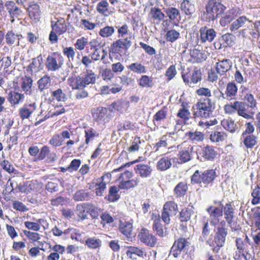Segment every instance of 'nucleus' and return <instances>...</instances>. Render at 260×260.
<instances>
[{"label":"nucleus","instance_id":"1","mask_svg":"<svg viewBox=\"0 0 260 260\" xmlns=\"http://www.w3.org/2000/svg\"><path fill=\"white\" fill-rule=\"evenodd\" d=\"M228 234V229L226 227V222L224 220H221L216 228L214 239H210L207 241V244L212 248V251L214 253L219 252L220 248L223 246L226 237Z\"/></svg>","mask_w":260,"mask_h":260},{"label":"nucleus","instance_id":"2","mask_svg":"<svg viewBox=\"0 0 260 260\" xmlns=\"http://www.w3.org/2000/svg\"><path fill=\"white\" fill-rule=\"evenodd\" d=\"M217 177L215 169H208L204 171L196 170L190 177L192 184L202 185L205 187L211 186Z\"/></svg>","mask_w":260,"mask_h":260},{"label":"nucleus","instance_id":"3","mask_svg":"<svg viewBox=\"0 0 260 260\" xmlns=\"http://www.w3.org/2000/svg\"><path fill=\"white\" fill-rule=\"evenodd\" d=\"M96 75L92 70H87L82 76H72L68 79L70 86L73 89H83L89 84L95 83Z\"/></svg>","mask_w":260,"mask_h":260},{"label":"nucleus","instance_id":"4","mask_svg":"<svg viewBox=\"0 0 260 260\" xmlns=\"http://www.w3.org/2000/svg\"><path fill=\"white\" fill-rule=\"evenodd\" d=\"M197 111L194 114L197 117L209 118L213 116L215 109L214 102L210 98H201L197 103Z\"/></svg>","mask_w":260,"mask_h":260},{"label":"nucleus","instance_id":"5","mask_svg":"<svg viewBox=\"0 0 260 260\" xmlns=\"http://www.w3.org/2000/svg\"><path fill=\"white\" fill-rule=\"evenodd\" d=\"M134 174L129 171H125L121 173L118 178V187L123 190H128L137 186L140 182L138 177L133 178Z\"/></svg>","mask_w":260,"mask_h":260},{"label":"nucleus","instance_id":"6","mask_svg":"<svg viewBox=\"0 0 260 260\" xmlns=\"http://www.w3.org/2000/svg\"><path fill=\"white\" fill-rule=\"evenodd\" d=\"M132 45L129 39H120L114 42L110 48V52L116 57H123L128 53V49Z\"/></svg>","mask_w":260,"mask_h":260},{"label":"nucleus","instance_id":"7","mask_svg":"<svg viewBox=\"0 0 260 260\" xmlns=\"http://www.w3.org/2000/svg\"><path fill=\"white\" fill-rule=\"evenodd\" d=\"M177 148L178 150L177 157L172 158L174 164H182L191 160L192 147L190 145L183 143L178 145Z\"/></svg>","mask_w":260,"mask_h":260},{"label":"nucleus","instance_id":"8","mask_svg":"<svg viewBox=\"0 0 260 260\" xmlns=\"http://www.w3.org/2000/svg\"><path fill=\"white\" fill-rule=\"evenodd\" d=\"M223 209V215L224 216V220L227 222L228 225L232 231H236L240 229L239 225L236 222H233L235 217V208L233 202H229L226 203Z\"/></svg>","mask_w":260,"mask_h":260},{"label":"nucleus","instance_id":"9","mask_svg":"<svg viewBox=\"0 0 260 260\" xmlns=\"http://www.w3.org/2000/svg\"><path fill=\"white\" fill-rule=\"evenodd\" d=\"M178 205L174 201H168L165 203L161 211V218L166 224L170 222V217L175 215L178 211Z\"/></svg>","mask_w":260,"mask_h":260},{"label":"nucleus","instance_id":"10","mask_svg":"<svg viewBox=\"0 0 260 260\" xmlns=\"http://www.w3.org/2000/svg\"><path fill=\"white\" fill-rule=\"evenodd\" d=\"M90 49L93 50L91 57L93 60L101 59L104 63H106L105 58L107 56V52L104 49L103 46L97 40H92L89 43Z\"/></svg>","mask_w":260,"mask_h":260},{"label":"nucleus","instance_id":"11","mask_svg":"<svg viewBox=\"0 0 260 260\" xmlns=\"http://www.w3.org/2000/svg\"><path fill=\"white\" fill-rule=\"evenodd\" d=\"M63 57L58 52H53L48 55L46 59V68L48 71H55L61 68L63 63Z\"/></svg>","mask_w":260,"mask_h":260},{"label":"nucleus","instance_id":"12","mask_svg":"<svg viewBox=\"0 0 260 260\" xmlns=\"http://www.w3.org/2000/svg\"><path fill=\"white\" fill-rule=\"evenodd\" d=\"M226 7L220 0H209L206 6V10L208 15L210 16H219L222 15Z\"/></svg>","mask_w":260,"mask_h":260},{"label":"nucleus","instance_id":"13","mask_svg":"<svg viewBox=\"0 0 260 260\" xmlns=\"http://www.w3.org/2000/svg\"><path fill=\"white\" fill-rule=\"evenodd\" d=\"M138 237L142 243L150 247H155L157 243V239L155 235L151 233L145 228H143L141 229L138 233Z\"/></svg>","mask_w":260,"mask_h":260},{"label":"nucleus","instance_id":"14","mask_svg":"<svg viewBox=\"0 0 260 260\" xmlns=\"http://www.w3.org/2000/svg\"><path fill=\"white\" fill-rule=\"evenodd\" d=\"M153 221L152 229L156 235L164 238L168 235V228L161 223V217L158 214H153L151 217Z\"/></svg>","mask_w":260,"mask_h":260},{"label":"nucleus","instance_id":"15","mask_svg":"<svg viewBox=\"0 0 260 260\" xmlns=\"http://www.w3.org/2000/svg\"><path fill=\"white\" fill-rule=\"evenodd\" d=\"M108 108L98 106L93 108L91 110V114L93 120L97 122L108 121L110 119V115L108 114Z\"/></svg>","mask_w":260,"mask_h":260},{"label":"nucleus","instance_id":"16","mask_svg":"<svg viewBox=\"0 0 260 260\" xmlns=\"http://www.w3.org/2000/svg\"><path fill=\"white\" fill-rule=\"evenodd\" d=\"M189 108V104L187 102L181 103V108L177 113V117L179 118L176 121L177 124H185L189 120L191 116Z\"/></svg>","mask_w":260,"mask_h":260},{"label":"nucleus","instance_id":"17","mask_svg":"<svg viewBox=\"0 0 260 260\" xmlns=\"http://www.w3.org/2000/svg\"><path fill=\"white\" fill-rule=\"evenodd\" d=\"M206 211L209 215L210 222L214 226L219 224L220 219L223 216V209L213 206H209Z\"/></svg>","mask_w":260,"mask_h":260},{"label":"nucleus","instance_id":"18","mask_svg":"<svg viewBox=\"0 0 260 260\" xmlns=\"http://www.w3.org/2000/svg\"><path fill=\"white\" fill-rule=\"evenodd\" d=\"M50 94L49 93L44 94L45 100L49 104H52L55 101L57 102H63L66 99V94L61 88H58L54 90H50Z\"/></svg>","mask_w":260,"mask_h":260},{"label":"nucleus","instance_id":"19","mask_svg":"<svg viewBox=\"0 0 260 260\" xmlns=\"http://www.w3.org/2000/svg\"><path fill=\"white\" fill-rule=\"evenodd\" d=\"M188 241L186 239L180 237L176 240L171 248L170 252L175 257H177L180 255L187 245Z\"/></svg>","mask_w":260,"mask_h":260},{"label":"nucleus","instance_id":"20","mask_svg":"<svg viewBox=\"0 0 260 260\" xmlns=\"http://www.w3.org/2000/svg\"><path fill=\"white\" fill-rule=\"evenodd\" d=\"M200 38L202 43L207 41L212 42L216 37V32L213 28H208L207 26L202 27L199 30Z\"/></svg>","mask_w":260,"mask_h":260},{"label":"nucleus","instance_id":"21","mask_svg":"<svg viewBox=\"0 0 260 260\" xmlns=\"http://www.w3.org/2000/svg\"><path fill=\"white\" fill-rule=\"evenodd\" d=\"M51 27L58 35H61L67 31V25L64 18H55L51 21Z\"/></svg>","mask_w":260,"mask_h":260},{"label":"nucleus","instance_id":"22","mask_svg":"<svg viewBox=\"0 0 260 260\" xmlns=\"http://www.w3.org/2000/svg\"><path fill=\"white\" fill-rule=\"evenodd\" d=\"M238 87L235 83L230 82L226 85L225 93L221 92V96L228 100H233L236 99Z\"/></svg>","mask_w":260,"mask_h":260},{"label":"nucleus","instance_id":"23","mask_svg":"<svg viewBox=\"0 0 260 260\" xmlns=\"http://www.w3.org/2000/svg\"><path fill=\"white\" fill-rule=\"evenodd\" d=\"M232 106L235 113L237 112L238 115L247 119L252 118V116L247 112L244 103L237 101L232 103Z\"/></svg>","mask_w":260,"mask_h":260},{"label":"nucleus","instance_id":"24","mask_svg":"<svg viewBox=\"0 0 260 260\" xmlns=\"http://www.w3.org/2000/svg\"><path fill=\"white\" fill-rule=\"evenodd\" d=\"M43 59L41 54L33 59L32 61L26 68V71L32 74L34 72H37L43 69Z\"/></svg>","mask_w":260,"mask_h":260},{"label":"nucleus","instance_id":"25","mask_svg":"<svg viewBox=\"0 0 260 260\" xmlns=\"http://www.w3.org/2000/svg\"><path fill=\"white\" fill-rule=\"evenodd\" d=\"M111 177L110 173H107L97 179L95 185V192L98 196H102L106 188V183L104 181L105 178H107L110 180Z\"/></svg>","mask_w":260,"mask_h":260},{"label":"nucleus","instance_id":"26","mask_svg":"<svg viewBox=\"0 0 260 260\" xmlns=\"http://www.w3.org/2000/svg\"><path fill=\"white\" fill-rule=\"evenodd\" d=\"M136 174L139 175L142 178H147L151 176L152 169L148 165L139 164L134 168Z\"/></svg>","mask_w":260,"mask_h":260},{"label":"nucleus","instance_id":"27","mask_svg":"<svg viewBox=\"0 0 260 260\" xmlns=\"http://www.w3.org/2000/svg\"><path fill=\"white\" fill-rule=\"evenodd\" d=\"M232 66V62L230 59H223L216 63V71L220 75H224L231 70Z\"/></svg>","mask_w":260,"mask_h":260},{"label":"nucleus","instance_id":"28","mask_svg":"<svg viewBox=\"0 0 260 260\" xmlns=\"http://www.w3.org/2000/svg\"><path fill=\"white\" fill-rule=\"evenodd\" d=\"M190 56V61L192 63H200L205 61L207 58L205 52L198 49H191Z\"/></svg>","mask_w":260,"mask_h":260},{"label":"nucleus","instance_id":"29","mask_svg":"<svg viewBox=\"0 0 260 260\" xmlns=\"http://www.w3.org/2000/svg\"><path fill=\"white\" fill-rule=\"evenodd\" d=\"M202 156L205 160H213L217 155L215 148L212 146L207 145L202 149Z\"/></svg>","mask_w":260,"mask_h":260},{"label":"nucleus","instance_id":"30","mask_svg":"<svg viewBox=\"0 0 260 260\" xmlns=\"http://www.w3.org/2000/svg\"><path fill=\"white\" fill-rule=\"evenodd\" d=\"M237 247L236 251H242V252L249 251V248L250 246V240L245 235L244 238H237L235 241Z\"/></svg>","mask_w":260,"mask_h":260},{"label":"nucleus","instance_id":"31","mask_svg":"<svg viewBox=\"0 0 260 260\" xmlns=\"http://www.w3.org/2000/svg\"><path fill=\"white\" fill-rule=\"evenodd\" d=\"M173 157L164 156L159 159L156 164V168L160 171H165L172 166L171 160Z\"/></svg>","mask_w":260,"mask_h":260},{"label":"nucleus","instance_id":"32","mask_svg":"<svg viewBox=\"0 0 260 260\" xmlns=\"http://www.w3.org/2000/svg\"><path fill=\"white\" fill-rule=\"evenodd\" d=\"M119 230L126 237H129L133 230V222L128 221L120 220Z\"/></svg>","mask_w":260,"mask_h":260},{"label":"nucleus","instance_id":"33","mask_svg":"<svg viewBox=\"0 0 260 260\" xmlns=\"http://www.w3.org/2000/svg\"><path fill=\"white\" fill-rule=\"evenodd\" d=\"M87 203H84L78 205L76 207V214L78 217L77 220L78 221H82L87 219Z\"/></svg>","mask_w":260,"mask_h":260},{"label":"nucleus","instance_id":"34","mask_svg":"<svg viewBox=\"0 0 260 260\" xmlns=\"http://www.w3.org/2000/svg\"><path fill=\"white\" fill-rule=\"evenodd\" d=\"M127 250L126 252V255L131 258H133V255H136L140 257H144L146 255V253L142 248L129 246L127 247Z\"/></svg>","mask_w":260,"mask_h":260},{"label":"nucleus","instance_id":"35","mask_svg":"<svg viewBox=\"0 0 260 260\" xmlns=\"http://www.w3.org/2000/svg\"><path fill=\"white\" fill-rule=\"evenodd\" d=\"M185 137L193 143L202 141L204 139V134L199 131H189L185 133Z\"/></svg>","mask_w":260,"mask_h":260},{"label":"nucleus","instance_id":"36","mask_svg":"<svg viewBox=\"0 0 260 260\" xmlns=\"http://www.w3.org/2000/svg\"><path fill=\"white\" fill-rule=\"evenodd\" d=\"M21 87L22 90L25 93L30 94L33 82L32 78L29 76H25L21 78Z\"/></svg>","mask_w":260,"mask_h":260},{"label":"nucleus","instance_id":"37","mask_svg":"<svg viewBox=\"0 0 260 260\" xmlns=\"http://www.w3.org/2000/svg\"><path fill=\"white\" fill-rule=\"evenodd\" d=\"M14 180H12V179H9L4 190L5 198L9 200H10L11 198H15V192L14 190L16 188V186H14Z\"/></svg>","mask_w":260,"mask_h":260},{"label":"nucleus","instance_id":"38","mask_svg":"<svg viewBox=\"0 0 260 260\" xmlns=\"http://www.w3.org/2000/svg\"><path fill=\"white\" fill-rule=\"evenodd\" d=\"M188 190L187 184L186 182H180L174 188V192L177 198L184 197Z\"/></svg>","mask_w":260,"mask_h":260},{"label":"nucleus","instance_id":"39","mask_svg":"<svg viewBox=\"0 0 260 260\" xmlns=\"http://www.w3.org/2000/svg\"><path fill=\"white\" fill-rule=\"evenodd\" d=\"M85 143L88 145L90 142L93 141L95 138L99 137V134L93 127H88L84 131Z\"/></svg>","mask_w":260,"mask_h":260},{"label":"nucleus","instance_id":"40","mask_svg":"<svg viewBox=\"0 0 260 260\" xmlns=\"http://www.w3.org/2000/svg\"><path fill=\"white\" fill-rule=\"evenodd\" d=\"M119 188L115 185L112 186L110 187L109 193L106 197L107 199L110 202H114L120 198V195L118 194Z\"/></svg>","mask_w":260,"mask_h":260},{"label":"nucleus","instance_id":"41","mask_svg":"<svg viewBox=\"0 0 260 260\" xmlns=\"http://www.w3.org/2000/svg\"><path fill=\"white\" fill-rule=\"evenodd\" d=\"M124 102L122 100H117L114 101L109 106L108 109L109 111L111 113L115 112L116 111L122 113L124 110Z\"/></svg>","mask_w":260,"mask_h":260},{"label":"nucleus","instance_id":"42","mask_svg":"<svg viewBox=\"0 0 260 260\" xmlns=\"http://www.w3.org/2000/svg\"><path fill=\"white\" fill-rule=\"evenodd\" d=\"M85 245L91 249H96L100 248L102 246L101 240L95 237L88 238L85 240Z\"/></svg>","mask_w":260,"mask_h":260},{"label":"nucleus","instance_id":"43","mask_svg":"<svg viewBox=\"0 0 260 260\" xmlns=\"http://www.w3.org/2000/svg\"><path fill=\"white\" fill-rule=\"evenodd\" d=\"M234 258L235 260H254V255L249 251H236Z\"/></svg>","mask_w":260,"mask_h":260},{"label":"nucleus","instance_id":"44","mask_svg":"<svg viewBox=\"0 0 260 260\" xmlns=\"http://www.w3.org/2000/svg\"><path fill=\"white\" fill-rule=\"evenodd\" d=\"M127 68L132 72L137 74H144L147 72L146 67L139 62L132 63L127 67Z\"/></svg>","mask_w":260,"mask_h":260},{"label":"nucleus","instance_id":"45","mask_svg":"<svg viewBox=\"0 0 260 260\" xmlns=\"http://www.w3.org/2000/svg\"><path fill=\"white\" fill-rule=\"evenodd\" d=\"M221 125L225 130L232 133L236 131V124L232 118L223 119L221 121Z\"/></svg>","mask_w":260,"mask_h":260},{"label":"nucleus","instance_id":"46","mask_svg":"<svg viewBox=\"0 0 260 260\" xmlns=\"http://www.w3.org/2000/svg\"><path fill=\"white\" fill-rule=\"evenodd\" d=\"M138 84L142 87L150 88L153 85V79L147 75H142L138 80Z\"/></svg>","mask_w":260,"mask_h":260},{"label":"nucleus","instance_id":"47","mask_svg":"<svg viewBox=\"0 0 260 260\" xmlns=\"http://www.w3.org/2000/svg\"><path fill=\"white\" fill-rule=\"evenodd\" d=\"M50 83V77L47 75H44L38 81V88L42 92L44 89L49 88Z\"/></svg>","mask_w":260,"mask_h":260},{"label":"nucleus","instance_id":"48","mask_svg":"<svg viewBox=\"0 0 260 260\" xmlns=\"http://www.w3.org/2000/svg\"><path fill=\"white\" fill-rule=\"evenodd\" d=\"M257 137L253 135H249L245 137L243 144L247 148H252L257 143Z\"/></svg>","mask_w":260,"mask_h":260},{"label":"nucleus","instance_id":"49","mask_svg":"<svg viewBox=\"0 0 260 260\" xmlns=\"http://www.w3.org/2000/svg\"><path fill=\"white\" fill-rule=\"evenodd\" d=\"M29 16H38L41 14L40 6L35 3H30L27 8Z\"/></svg>","mask_w":260,"mask_h":260},{"label":"nucleus","instance_id":"50","mask_svg":"<svg viewBox=\"0 0 260 260\" xmlns=\"http://www.w3.org/2000/svg\"><path fill=\"white\" fill-rule=\"evenodd\" d=\"M251 210L253 213L251 218L254 220V226L260 230V207L252 208Z\"/></svg>","mask_w":260,"mask_h":260},{"label":"nucleus","instance_id":"51","mask_svg":"<svg viewBox=\"0 0 260 260\" xmlns=\"http://www.w3.org/2000/svg\"><path fill=\"white\" fill-rule=\"evenodd\" d=\"M226 136L223 132L215 131L211 134L210 139L212 142L217 143L224 141Z\"/></svg>","mask_w":260,"mask_h":260},{"label":"nucleus","instance_id":"52","mask_svg":"<svg viewBox=\"0 0 260 260\" xmlns=\"http://www.w3.org/2000/svg\"><path fill=\"white\" fill-rule=\"evenodd\" d=\"M34 110V106L32 104H29L20 109L19 114L22 119H24L28 118Z\"/></svg>","mask_w":260,"mask_h":260},{"label":"nucleus","instance_id":"53","mask_svg":"<svg viewBox=\"0 0 260 260\" xmlns=\"http://www.w3.org/2000/svg\"><path fill=\"white\" fill-rule=\"evenodd\" d=\"M202 231L201 238L203 240H206L210 235L211 229L208 223V220L206 217H204L202 221Z\"/></svg>","mask_w":260,"mask_h":260},{"label":"nucleus","instance_id":"54","mask_svg":"<svg viewBox=\"0 0 260 260\" xmlns=\"http://www.w3.org/2000/svg\"><path fill=\"white\" fill-rule=\"evenodd\" d=\"M252 199L251 201L252 205H255L260 203V187L256 185L251 192Z\"/></svg>","mask_w":260,"mask_h":260},{"label":"nucleus","instance_id":"55","mask_svg":"<svg viewBox=\"0 0 260 260\" xmlns=\"http://www.w3.org/2000/svg\"><path fill=\"white\" fill-rule=\"evenodd\" d=\"M42 221V219H39L36 222L27 221L24 222V225L29 230L39 231L41 229L40 224Z\"/></svg>","mask_w":260,"mask_h":260},{"label":"nucleus","instance_id":"56","mask_svg":"<svg viewBox=\"0 0 260 260\" xmlns=\"http://www.w3.org/2000/svg\"><path fill=\"white\" fill-rule=\"evenodd\" d=\"M181 9L186 15H191L193 11V7L187 0H184L181 4Z\"/></svg>","mask_w":260,"mask_h":260},{"label":"nucleus","instance_id":"57","mask_svg":"<svg viewBox=\"0 0 260 260\" xmlns=\"http://www.w3.org/2000/svg\"><path fill=\"white\" fill-rule=\"evenodd\" d=\"M180 34L175 29L169 30L167 31L166 34V40L171 43L176 41L179 37Z\"/></svg>","mask_w":260,"mask_h":260},{"label":"nucleus","instance_id":"58","mask_svg":"<svg viewBox=\"0 0 260 260\" xmlns=\"http://www.w3.org/2000/svg\"><path fill=\"white\" fill-rule=\"evenodd\" d=\"M35 184L29 181L24 182L22 184H20L18 186L20 191L28 193L30 192L34 188Z\"/></svg>","mask_w":260,"mask_h":260},{"label":"nucleus","instance_id":"59","mask_svg":"<svg viewBox=\"0 0 260 260\" xmlns=\"http://www.w3.org/2000/svg\"><path fill=\"white\" fill-rule=\"evenodd\" d=\"M167 111L165 108H164L158 111L153 117V122L160 121L165 119L167 118Z\"/></svg>","mask_w":260,"mask_h":260},{"label":"nucleus","instance_id":"60","mask_svg":"<svg viewBox=\"0 0 260 260\" xmlns=\"http://www.w3.org/2000/svg\"><path fill=\"white\" fill-rule=\"evenodd\" d=\"M61 138L59 134H54L49 140V143L54 147L61 146L63 142V140Z\"/></svg>","mask_w":260,"mask_h":260},{"label":"nucleus","instance_id":"61","mask_svg":"<svg viewBox=\"0 0 260 260\" xmlns=\"http://www.w3.org/2000/svg\"><path fill=\"white\" fill-rule=\"evenodd\" d=\"M7 99L12 105L16 103V88L15 87L8 90Z\"/></svg>","mask_w":260,"mask_h":260},{"label":"nucleus","instance_id":"62","mask_svg":"<svg viewBox=\"0 0 260 260\" xmlns=\"http://www.w3.org/2000/svg\"><path fill=\"white\" fill-rule=\"evenodd\" d=\"M247 20L246 17H239L230 26V29L232 31L237 30L239 28L242 26Z\"/></svg>","mask_w":260,"mask_h":260},{"label":"nucleus","instance_id":"63","mask_svg":"<svg viewBox=\"0 0 260 260\" xmlns=\"http://www.w3.org/2000/svg\"><path fill=\"white\" fill-rule=\"evenodd\" d=\"M177 74V71L175 65L170 66L166 70L165 73V76L167 78V80L170 81L173 79Z\"/></svg>","mask_w":260,"mask_h":260},{"label":"nucleus","instance_id":"64","mask_svg":"<svg viewBox=\"0 0 260 260\" xmlns=\"http://www.w3.org/2000/svg\"><path fill=\"white\" fill-rule=\"evenodd\" d=\"M179 219L181 222L188 221L191 217V211L188 208H184L181 210L179 214Z\"/></svg>","mask_w":260,"mask_h":260}]
</instances>
